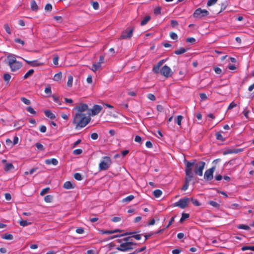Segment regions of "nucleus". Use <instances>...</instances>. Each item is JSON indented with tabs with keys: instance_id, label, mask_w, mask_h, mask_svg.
<instances>
[{
	"instance_id": "nucleus-1",
	"label": "nucleus",
	"mask_w": 254,
	"mask_h": 254,
	"mask_svg": "<svg viewBox=\"0 0 254 254\" xmlns=\"http://www.w3.org/2000/svg\"><path fill=\"white\" fill-rule=\"evenodd\" d=\"M73 124L75 129H79L85 127L90 121V118L87 117L86 114H75L73 116Z\"/></svg>"
},
{
	"instance_id": "nucleus-2",
	"label": "nucleus",
	"mask_w": 254,
	"mask_h": 254,
	"mask_svg": "<svg viewBox=\"0 0 254 254\" xmlns=\"http://www.w3.org/2000/svg\"><path fill=\"white\" fill-rule=\"evenodd\" d=\"M194 162H187L185 170L186 177L185 178V184L183 185L182 190H186L189 186L190 182L193 177V174L192 172V167L193 166Z\"/></svg>"
},
{
	"instance_id": "nucleus-3",
	"label": "nucleus",
	"mask_w": 254,
	"mask_h": 254,
	"mask_svg": "<svg viewBox=\"0 0 254 254\" xmlns=\"http://www.w3.org/2000/svg\"><path fill=\"white\" fill-rule=\"evenodd\" d=\"M132 238V236L124 238L123 239L124 243L116 248L118 251L122 252H128L134 249L133 246H136L137 244L129 241Z\"/></svg>"
},
{
	"instance_id": "nucleus-4",
	"label": "nucleus",
	"mask_w": 254,
	"mask_h": 254,
	"mask_svg": "<svg viewBox=\"0 0 254 254\" xmlns=\"http://www.w3.org/2000/svg\"><path fill=\"white\" fill-rule=\"evenodd\" d=\"M7 58L8 65L12 71H16L21 67L22 63L16 60L15 55H10L7 56Z\"/></svg>"
},
{
	"instance_id": "nucleus-5",
	"label": "nucleus",
	"mask_w": 254,
	"mask_h": 254,
	"mask_svg": "<svg viewBox=\"0 0 254 254\" xmlns=\"http://www.w3.org/2000/svg\"><path fill=\"white\" fill-rule=\"evenodd\" d=\"M209 13V12L207 10L202 9L199 8L195 10L193 16L195 18L201 19L203 17L208 16Z\"/></svg>"
},
{
	"instance_id": "nucleus-6",
	"label": "nucleus",
	"mask_w": 254,
	"mask_h": 254,
	"mask_svg": "<svg viewBox=\"0 0 254 254\" xmlns=\"http://www.w3.org/2000/svg\"><path fill=\"white\" fill-rule=\"evenodd\" d=\"M134 29V26H131L128 27L126 30L122 32L120 39H126L131 38Z\"/></svg>"
},
{
	"instance_id": "nucleus-7",
	"label": "nucleus",
	"mask_w": 254,
	"mask_h": 254,
	"mask_svg": "<svg viewBox=\"0 0 254 254\" xmlns=\"http://www.w3.org/2000/svg\"><path fill=\"white\" fill-rule=\"evenodd\" d=\"M205 163L204 162H199L197 163H195L193 166H195V169L194 172L195 174L198 175L199 176H201L203 174V170L204 168Z\"/></svg>"
},
{
	"instance_id": "nucleus-8",
	"label": "nucleus",
	"mask_w": 254,
	"mask_h": 254,
	"mask_svg": "<svg viewBox=\"0 0 254 254\" xmlns=\"http://www.w3.org/2000/svg\"><path fill=\"white\" fill-rule=\"evenodd\" d=\"M159 72L163 76L166 78L172 76L173 72L171 69L167 65L163 66L162 68L159 70Z\"/></svg>"
},
{
	"instance_id": "nucleus-9",
	"label": "nucleus",
	"mask_w": 254,
	"mask_h": 254,
	"mask_svg": "<svg viewBox=\"0 0 254 254\" xmlns=\"http://www.w3.org/2000/svg\"><path fill=\"white\" fill-rule=\"evenodd\" d=\"M215 167L214 166L207 170L204 175V179L207 181H211L213 178V173L215 171Z\"/></svg>"
},
{
	"instance_id": "nucleus-10",
	"label": "nucleus",
	"mask_w": 254,
	"mask_h": 254,
	"mask_svg": "<svg viewBox=\"0 0 254 254\" xmlns=\"http://www.w3.org/2000/svg\"><path fill=\"white\" fill-rule=\"evenodd\" d=\"M190 199L188 197H185L183 199H180L178 202L174 204L175 206H179L182 209L186 208L188 206Z\"/></svg>"
},
{
	"instance_id": "nucleus-11",
	"label": "nucleus",
	"mask_w": 254,
	"mask_h": 254,
	"mask_svg": "<svg viewBox=\"0 0 254 254\" xmlns=\"http://www.w3.org/2000/svg\"><path fill=\"white\" fill-rule=\"evenodd\" d=\"M112 164L111 160H103L99 165V170H106L108 169Z\"/></svg>"
},
{
	"instance_id": "nucleus-12",
	"label": "nucleus",
	"mask_w": 254,
	"mask_h": 254,
	"mask_svg": "<svg viewBox=\"0 0 254 254\" xmlns=\"http://www.w3.org/2000/svg\"><path fill=\"white\" fill-rule=\"evenodd\" d=\"M88 109V105L86 104H81L78 106H76L73 110H76L77 113L76 114H84L83 112L87 110Z\"/></svg>"
},
{
	"instance_id": "nucleus-13",
	"label": "nucleus",
	"mask_w": 254,
	"mask_h": 254,
	"mask_svg": "<svg viewBox=\"0 0 254 254\" xmlns=\"http://www.w3.org/2000/svg\"><path fill=\"white\" fill-rule=\"evenodd\" d=\"M243 151V149L241 148H230L226 149L225 150L223 151V155H227L228 154L232 153H239Z\"/></svg>"
},
{
	"instance_id": "nucleus-14",
	"label": "nucleus",
	"mask_w": 254,
	"mask_h": 254,
	"mask_svg": "<svg viewBox=\"0 0 254 254\" xmlns=\"http://www.w3.org/2000/svg\"><path fill=\"white\" fill-rule=\"evenodd\" d=\"M102 107L98 105H95L93 108L90 110L91 112L89 113V115L94 116L98 114L102 110Z\"/></svg>"
},
{
	"instance_id": "nucleus-15",
	"label": "nucleus",
	"mask_w": 254,
	"mask_h": 254,
	"mask_svg": "<svg viewBox=\"0 0 254 254\" xmlns=\"http://www.w3.org/2000/svg\"><path fill=\"white\" fill-rule=\"evenodd\" d=\"M2 162L4 165L3 169L6 172L11 171L14 169V167L11 163L7 162L6 160H2Z\"/></svg>"
},
{
	"instance_id": "nucleus-16",
	"label": "nucleus",
	"mask_w": 254,
	"mask_h": 254,
	"mask_svg": "<svg viewBox=\"0 0 254 254\" xmlns=\"http://www.w3.org/2000/svg\"><path fill=\"white\" fill-rule=\"evenodd\" d=\"M166 60H162L159 61L156 65H154L152 71L156 74L159 73L160 67L166 61Z\"/></svg>"
},
{
	"instance_id": "nucleus-17",
	"label": "nucleus",
	"mask_w": 254,
	"mask_h": 254,
	"mask_svg": "<svg viewBox=\"0 0 254 254\" xmlns=\"http://www.w3.org/2000/svg\"><path fill=\"white\" fill-rule=\"evenodd\" d=\"M166 60H162L159 61L156 65H154L152 71L156 74L159 73L160 67L166 61Z\"/></svg>"
},
{
	"instance_id": "nucleus-18",
	"label": "nucleus",
	"mask_w": 254,
	"mask_h": 254,
	"mask_svg": "<svg viewBox=\"0 0 254 254\" xmlns=\"http://www.w3.org/2000/svg\"><path fill=\"white\" fill-rule=\"evenodd\" d=\"M25 61L28 64H30L32 66H38L42 65L44 64L43 63L39 62L38 60H34V61H32L25 60Z\"/></svg>"
},
{
	"instance_id": "nucleus-19",
	"label": "nucleus",
	"mask_w": 254,
	"mask_h": 254,
	"mask_svg": "<svg viewBox=\"0 0 254 254\" xmlns=\"http://www.w3.org/2000/svg\"><path fill=\"white\" fill-rule=\"evenodd\" d=\"M136 233V232H126V233L121 234V235H114L113 236H111L109 238V239H113L116 238L120 237H122V236H124L131 235V234H133Z\"/></svg>"
},
{
	"instance_id": "nucleus-20",
	"label": "nucleus",
	"mask_w": 254,
	"mask_h": 254,
	"mask_svg": "<svg viewBox=\"0 0 254 254\" xmlns=\"http://www.w3.org/2000/svg\"><path fill=\"white\" fill-rule=\"evenodd\" d=\"M31 8L33 11H37L38 9V6L34 0H32L31 1Z\"/></svg>"
},
{
	"instance_id": "nucleus-21",
	"label": "nucleus",
	"mask_w": 254,
	"mask_h": 254,
	"mask_svg": "<svg viewBox=\"0 0 254 254\" xmlns=\"http://www.w3.org/2000/svg\"><path fill=\"white\" fill-rule=\"evenodd\" d=\"M63 187L65 189H71L73 188L72 184L70 181H67L64 184Z\"/></svg>"
},
{
	"instance_id": "nucleus-22",
	"label": "nucleus",
	"mask_w": 254,
	"mask_h": 254,
	"mask_svg": "<svg viewBox=\"0 0 254 254\" xmlns=\"http://www.w3.org/2000/svg\"><path fill=\"white\" fill-rule=\"evenodd\" d=\"M44 113L46 116L51 119H54L56 117L55 115L53 114L50 111H45Z\"/></svg>"
},
{
	"instance_id": "nucleus-23",
	"label": "nucleus",
	"mask_w": 254,
	"mask_h": 254,
	"mask_svg": "<svg viewBox=\"0 0 254 254\" xmlns=\"http://www.w3.org/2000/svg\"><path fill=\"white\" fill-rule=\"evenodd\" d=\"M150 19L151 17L149 15L145 16L141 22V25H145L150 20Z\"/></svg>"
},
{
	"instance_id": "nucleus-24",
	"label": "nucleus",
	"mask_w": 254,
	"mask_h": 254,
	"mask_svg": "<svg viewBox=\"0 0 254 254\" xmlns=\"http://www.w3.org/2000/svg\"><path fill=\"white\" fill-rule=\"evenodd\" d=\"M62 78V73L61 72H60L58 73H56L54 77L53 80L56 81H60Z\"/></svg>"
},
{
	"instance_id": "nucleus-25",
	"label": "nucleus",
	"mask_w": 254,
	"mask_h": 254,
	"mask_svg": "<svg viewBox=\"0 0 254 254\" xmlns=\"http://www.w3.org/2000/svg\"><path fill=\"white\" fill-rule=\"evenodd\" d=\"M187 50L184 48H180L179 49L176 50L174 53L175 54L179 55L185 53L187 52Z\"/></svg>"
},
{
	"instance_id": "nucleus-26",
	"label": "nucleus",
	"mask_w": 254,
	"mask_h": 254,
	"mask_svg": "<svg viewBox=\"0 0 254 254\" xmlns=\"http://www.w3.org/2000/svg\"><path fill=\"white\" fill-rule=\"evenodd\" d=\"M162 194V191L160 190H155L153 192L154 196L156 198L160 197Z\"/></svg>"
},
{
	"instance_id": "nucleus-27",
	"label": "nucleus",
	"mask_w": 254,
	"mask_h": 254,
	"mask_svg": "<svg viewBox=\"0 0 254 254\" xmlns=\"http://www.w3.org/2000/svg\"><path fill=\"white\" fill-rule=\"evenodd\" d=\"M58 160H46L45 163L47 165H51L53 164L54 165H57L58 164Z\"/></svg>"
},
{
	"instance_id": "nucleus-28",
	"label": "nucleus",
	"mask_w": 254,
	"mask_h": 254,
	"mask_svg": "<svg viewBox=\"0 0 254 254\" xmlns=\"http://www.w3.org/2000/svg\"><path fill=\"white\" fill-rule=\"evenodd\" d=\"M101 65L100 64V63H95L93 64V67L91 68V70L96 72L98 69H99L101 67Z\"/></svg>"
},
{
	"instance_id": "nucleus-29",
	"label": "nucleus",
	"mask_w": 254,
	"mask_h": 254,
	"mask_svg": "<svg viewBox=\"0 0 254 254\" xmlns=\"http://www.w3.org/2000/svg\"><path fill=\"white\" fill-rule=\"evenodd\" d=\"M183 119V117L181 115H179L177 116V119L175 120V122L179 126H181L182 125V121Z\"/></svg>"
},
{
	"instance_id": "nucleus-30",
	"label": "nucleus",
	"mask_w": 254,
	"mask_h": 254,
	"mask_svg": "<svg viewBox=\"0 0 254 254\" xmlns=\"http://www.w3.org/2000/svg\"><path fill=\"white\" fill-rule=\"evenodd\" d=\"M134 198V196L133 195H129L126 198H124L122 200L123 202H129L130 201H131L133 198Z\"/></svg>"
},
{
	"instance_id": "nucleus-31",
	"label": "nucleus",
	"mask_w": 254,
	"mask_h": 254,
	"mask_svg": "<svg viewBox=\"0 0 254 254\" xmlns=\"http://www.w3.org/2000/svg\"><path fill=\"white\" fill-rule=\"evenodd\" d=\"M34 72V71L33 69H30L25 73L23 77V78L24 79H27L30 76L32 75L33 74Z\"/></svg>"
},
{
	"instance_id": "nucleus-32",
	"label": "nucleus",
	"mask_w": 254,
	"mask_h": 254,
	"mask_svg": "<svg viewBox=\"0 0 254 254\" xmlns=\"http://www.w3.org/2000/svg\"><path fill=\"white\" fill-rule=\"evenodd\" d=\"M216 137L217 140L223 141L225 140V138L222 136L221 132H217L216 133Z\"/></svg>"
},
{
	"instance_id": "nucleus-33",
	"label": "nucleus",
	"mask_w": 254,
	"mask_h": 254,
	"mask_svg": "<svg viewBox=\"0 0 254 254\" xmlns=\"http://www.w3.org/2000/svg\"><path fill=\"white\" fill-rule=\"evenodd\" d=\"M19 223L20 226H23V227L28 226L31 224V222H28L26 220H22L20 221Z\"/></svg>"
},
{
	"instance_id": "nucleus-34",
	"label": "nucleus",
	"mask_w": 254,
	"mask_h": 254,
	"mask_svg": "<svg viewBox=\"0 0 254 254\" xmlns=\"http://www.w3.org/2000/svg\"><path fill=\"white\" fill-rule=\"evenodd\" d=\"M13 236L11 234H5V235L2 236L1 238L5 240H12L13 239Z\"/></svg>"
},
{
	"instance_id": "nucleus-35",
	"label": "nucleus",
	"mask_w": 254,
	"mask_h": 254,
	"mask_svg": "<svg viewBox=\"0 0 254 254\" xmlns=\"http://www.w3.org/2000/svg\"><path fill=\"white\" fill-rule=\"evenodd\" d=\"M73 77L71 75L68 76V81L67 85L68 87H71L72 85Z\"/></svg>"
},
{
	"instance_id": "nucleus-36",
	"label": "nucleus",
	"mask_w": 254,
	"mask_h": 254,
	"mask_svg": "<svg viewBox=\"0 0 254 254\" xmlns=\"http://www.w3.org/2000/svg\"><path fill=\"white\" fill-rule=\"evenodd\" d=\"M237 228L240 229H244L246 230H249L250 229V227L246 225L241 224L238 226Z\"/></svg>"
},
{
	"instance_id": "nucleus-37",
	"label": "nucleus",
	"mask_w": 254,
	"mask_h": 254,
	"mask_svg": "<svg viewBox=\"0 0 254 254\" xmlns=\"http://www.w3.org/2000/svg\"><path fill=\"white\" fill-rule=\"evenodd\" d=\"M190 217V215L188 213H183L182 215V217L180 219V222H183L185 219L188 218Z\"/></svg>"
},
{
	"instance_id": "nucleus-38",
	"label": "nucleus",
	"mask_w": 254,
	"mask_h": 254,
	"mask_svg": "<svg viewBox=\"0 0 254 254\" xmlns=\"http://www.w3.org/2000/svg\"><path fill=\"white\" fill-rule=\"evenodd\" d=\"M59 60V56L58 55H54V57L53 58V63H54V64L56 66H58V64H59V63H58Z\"/></svg>"
},
{
	"instance_id": "nucleus-39",
	"label": "nucleus",
	"mask_w": 254,
	"mask_h": 254,
	"mask_svg": "<svg viewBox=\"0 0 254 254\" xmlns=\"http://www.w3.org/2000/svg\"><path fill=\"white\" fill-rule=\"evenodd\" d=\"M4 28L7 34L10 35L11 34V30L8 24L4 25Z\"/></svg>"
},
{
	"instance_id": "nucleus-40",
	"label": "nucleus",
	"mask_w": 254,
	"mask_h": 254,
	"mask_svg": "<svg viewBox=\"0 0 254 254\" xmlns=\"http://www.w3.org/2000/svg\"><path fill=\"white\" fill-rule=\"evenodd\" d=\"M241 249L243 251L246 250H251L254 251V246H244Z\"/></svg>"
},
{
	"instance_id": "nucleus-41",
	"label": "nucleus",
	"mask_w": 254,
	"mask_h": 254,
	"mask_svg": "<svg viewBox=\"0 0 254 254\" xmlns=\"http://www.w3.org/2000/svg\"><path fill=\"white\" fill-rule=\"evenodd\" d=\"M208 203L211 205V206L214 207H216V208H218L220 206L219 204H218L217 202H216V201H213V200H211V201H209Z\"/></svg>"
},
{
	"instance_id": "nucleus-42",
	"label": "nucleus",
	"mask_w": 254,
	"mask_h": 254,
	"mask_svg": "<svg viewBox=\"0 0 254 254\" xmlns=\"http://www.w3.org/2000/svg\"><path fill=\"white\" fill-rule=\"evenodd\" d=\"M136 233L133 234H131L132 238H133L136 240H139L141 239V234H136L137 232L135 231Z\"/></svg>"
},
{
	"instance_id": "nucleus-43",
	"label": "nucleus",
	"mask_w": 254,
	"mask_h": 254,
	"mask_svg": "<svg viewBox=\"0 0 254 254\" xmlns=\"http://www.w3.org/2000/svg\"><path fill=\"white\" fill-rule=\"evenodd\" d=\"M74 178L78 181H81L83 179L81 175L78 173H76L75 174H74Z\"/></svg>"
},
{
	"instance_id": "nucleus-44",
	"label": "nucleus",
	"mask_w": 254,
	"mask_h": 254,
	"mask_svg": "<svg viewBox=\"0 0 254 254\" xmlns=\"http://www.w3.org/2000/svg\"><path fill=\"white\" fill-rule=\"evenodd\" d=\"M146 249V247H143L140 249H136L135 250H134L133 253V254H138L139 253H141L142 252H143V251H144Z\"/></svg>"
},
{
	"instance_id": "nucleus-45",
	"label": "nucleus",
	"mask_w": 254,
	"mask_h": 254,
	"mask_svg": "<svg viewBox=\"0 0 254 254\" xmlns=\"http://www.w3.org/2000/svg\"><path fill=\"white\" fill-rule=\"evenodd\" d=\"M21 100L23 103H24L26 105H29L31 104L30 101L25 97H21Z\"/></svg>"
},
{
	"instance_id": "nucleus-46",
	"label": "nucleus",
	"mask_w": 254,
	"mask_h": 254,
	"mask_svg": "<svg viewBox=\"0 0 254 254\" xmlns=\"http://www.w3.org/2000/svg\"><path fill=\"white\" fill-rule=\"evenodd\" d=\"M53 199V196L51 195H47L44 197V200L47 202H51Z\"/></svg>"
},
{
	"instance_id": "nucleus-47",
	"label": "nucleus",
	"mask_w": 254,
	"mask_h": 254,
	"mask_svg": "<svg viewBox=\"0 0 254 254\" xmlns=\"http://www.w3.org/2000/svg\"><path fill=\"white\" fill-rule=\"evenodd\" d=\"M11 78V75L8 73H5L3 75V79L5 81L9 82Z\"/></svg>"
},
{
	"instance_id": "nucleus-48",
	"label": "nucleus",
	"mask_w": 254,
	"mask_h": 254,
	"mask_svg": "<svg viewBox=\"0 0 254 254\" xmlns=\"http://www.w3.org/2000/svg\"><path fill=\"white\" fill-rule=\"evenodd\" d=\"M38 169V168H33L31 169H30V170L29 171V172H25L24 173V174L25 175H27L28 174H33L35 172H36V171Z\"/></svg>"
},
{
	"instance_id": "nucleus-49",
	"label": "nucleus",
	"mask_w": 254,
	"mask_h": 254,
	"mask_svg": "<svg viewBox=\"0 0 254 254\" xmlns=\"http://www.w3.org/2000/svg\"><path fill=\"white\" fill-rule=\"evenodd\" d=\"M217 1V0H208L207 3V6H210L215 4Z\"/></svg>"
},
{
	"instance_id": "nucleus-50",
	"label": "nucleus",
	"mask_w": 254,
	"mask_h": 254,
	"mask_svg": "<svg viewBox=\"0 0 254 254\" xmlns=\"http://www.w3.org/2000/svg\"><path fill=\"white\" fill-rule=\"evenodd\" d=\"M170 36L172 39L177 40L178 39V35L176 33L171 32L170 33Z\"/></svg>"
},
{
	"instance_id": "nucleus-51",
	"label": "nucleus",
	"mask_w": 254,
	"mask_h": 254,
	"mask_svg": "<svg viewBox=\"0 0 254 254\" xmlns=\"http://www.w3.org/2000/svg\"><path fill=\"white\" fill-rule=\"evenodd\" d=\"M191 201L192 202V204L195 206H199L200 205V203L197 199H193V198H192L191 199Z\"/></svg>"
},
{
	"instance_id": "nucleus-52",
	"label": "nucleus",
	"mask_w": 254,
	"mask_h": 254,
	"mask_svg": "<svg viewBox=\"0 0 254 254\" xmlns=\"http://www.w3.org/2000/svg\"><path fill=\"white\" fill-rule=\"evenodd\" d=\"M35 146L37 147V148L39 150H43L44 149L43 145L40 143H36Z\"/></svg>"
},
{
	"instance_id": "nucleus-53",
	"label": "nucleus",
	"mask_w": 254,
	"mask_h": 254,
	"mask_svg": "<svg viewBox=\"0 0 254 254\" xmlns=\"http://www.w3.org/2000/svg\"><path fill=\"white\" fill-rule=\"evenodd\" d=\"M49 190H50V188H45V189H43L41 191L40 194L41 195H44V194H45L46 193L48 192Z\"/></svg>"
},
{
	"instance_id": "nucleus-54",
	"label": "nucleus",
	"mask_w": 254,
	"mask_h": 254,
	"mask_svg": "<svg viewBox=\"0 0 254 254\" xmlns=\"http://www.w3.org/2000/svg\"><path fill=\"white\" fill-rule=\"evenodd\" d=\"M14 42L17 43H19L22 45H24V44H25V42L23 40L20 39H19V38H16L14 39Z\"/></svg>"
},
{
	"instance_id": "nucleus-55",
	"label": "nucleus",
	"mask_w": 254,
	"mask_h": 254,
	"mask_svg": "<svg viewBox=\"0 0 254 254\" xmlns=\"http://www.w3.org/2000/svg\"><path fill=\"white\" fill-rule=\"evenodd\" d=\"M92 6L94 9H98L99 7V5L98 2L97 1H93L92 2Z\"/></svg>"
},
{
	"instance_id": "nucleus-56",
	"label": "nucleus",
	"mask_w": 254,
	"mask_h": 254,
	"mask_svg": "<svg viewBox=\"0 0 254 254\" xmlns=\"http://www.w3.org/2000/svg\"><path fill=\"white\" fill-rule=\"evenodd\" d=\"M26 110L29 112L30 113L32 114H35L36 113V112L35 111V110L33 109V108H32L31 107H28L26 108Z\"/></svg>"
},
{
	"instance_id": "nucleus-57",
	"label": "nucleus",
	"mask_w": 254,
	"mask_h": 254,
	"mask_svg": "<svg viewBox=\"0 0 254 254\" xmlns=\"http://www.w3.org/2000/svg\"><path fill=\"white\" fill-rule=\"evenodd\" d=\"M82 153V150L81 149H77L73 151V153L75 155H79Z\"/></svg>"
},
{
	"instance_id": "nucleus-58",
	"label": "nucleus",
	"mask_w": 254,
	"mask_h": 254,
	"mask_svg": "<svg viewBox=\"0 0 254 254\" xmlns=\"http://www.w3.org/2000/svg\"><path fill=\"white\" fill-rule=\"evenodd\" d=\"M161 8L160 7H157L154 9V12L155 14H159L161 13Z\"/></svg>"
},
{
	"instance_id": "nucleus-59",
	"label": "nucleus",
	"mask_w": 254,
	"mask_h": 254,
	"mask_svg": "<svg viewBox=\"0 0 254 254\" xmlns=\"http://www.w3.org/2000/svg\"><path fill=\"white\" fill-rule=\"evenodd\" d=\"M45 9L47 11H51L52 9V5L50 3L47 4L45 6Z\"/></svg>"
},
{
	"instance_id": "nucleus-60",
	"label": "nucleus",
	"mask_w": 254,
	"mask_h": 254,
	"mask_svg": "<svg viewBox=\"0 0 254 254\" xmlns=\"http://www.w3.org/2000/svg\"><path fill=\"white\" fill-rule=\"evenodd\" d=\"M147 98L152 101H154L156 99L155 96L153 94H151V93L148 94L147 95Z\"/></svg>"
},
{
	"instance_id": "nucleus-61",
	"label": "nucleus",
	"mask_w": 254,
	"mask_h": 254,
	"mask_svg": "<svg viewBox=\"0 0 254 254\" xmlns=\"http://www.w3.org/2000/svg\"><path fill=\"white\" fill-rule=\"evenodd\" d=\"M45 92L46 94H51L52 91L50 86H47L45 89Z\"/></svg>"
},
{
	"instance_id": "nucleus-62",
	"label": "nucleus",
	"mask_w": 254,
	"mask_h": 254,
	"mask_svg": "<svg viewBox=\"0 0 254 254\" xmlns=\"http://www.w3.org/2000/svg\"><path fill=\"white\" fill-rule=\"evenodd\" d=\"M142 140L141 137L139 135H136L134 138V141L136 142L141 143Z\"/></svg>"
},
{
	"instance_id": "nucleus-63",
	"label": "nucleus",
	"mask_w": 254,
	"mask_h": 254,
	"mask_svg": "<svg viewBox=\"0 0 254 254\" xmlns=\"http://www.w3.org/2000/svg\"><path fill=\"white\" fill-rule=\"evenodd\" d=\"M84 232V229L81 227L78 228L76 230V232L78 234H83Z\"/></svg>"
},
{
	"instance_id": "nucleus-64",
	"label": "nucleus",
	"mask_w": 254,
	"mask_h": 254,
	"mask_svg": "<svg viewBox=\"0 0 254 254\" xmlns=\"http://www.w3.org/2000/svg\"><path fill=\"white\" fill-rule=\"evenodd\" d=\"M47 130V127L45 126H41L40 127V131L41 132H45Z\"/></svg>"
}]
</instances>
